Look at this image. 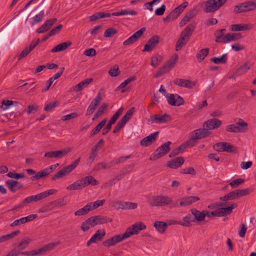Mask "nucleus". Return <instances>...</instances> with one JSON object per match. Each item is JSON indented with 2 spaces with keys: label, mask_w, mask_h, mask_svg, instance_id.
Here are the masks:
<instances>
[{
  "label": "nucleus",
  "mask_w": 256,
  "mask_h": 256,
  "mask_svg": "<svg viewBox=\"0 0 256 256\" xmlns=\"http://www.w3.org/2000/svg\"><path fill=\"white\" fill-rule=\"evenodd\" d=\"M148 202L152 206H168L170 208L178 206L174 202L172 198L162 194L152 196Z\"/></svg>",
  "instance_id": "1"
},
{
  "label": "nucleus",
  "mask_w": 256,
  "mask_h": 256,
  "mask_svg": "<svg viewBox=\"0 0 256 256\" xmlns=\"http://www.w3.org/2000/svg\"><path fill=\"white\" fill-rule=\"evenodd\" d=\"M90 184L96 186L98 184V182L92 176H88L76 180L66 188L70 190H80Z\"/></svg>",
  "instance_id": "2"
},
{
  "label": "nucleus",
  "mask_w": 256,
  "mask_h": 256,
  "mask_svg": "<svg viewBox=\"0 0 256 256\" xmlns=\"http://www.w3.org/2000/svg\"><path fill=\"white\" fill-rule=\"evenodd\" d=\"M178 54H174L170 60L158 70L155 74V78H158L172 69L178 62Z\"/></svg>",
  "instance_id": "3"
},
{
  "label": "nucleus",
  "mask_w": 256,
  "mask_h": 256,
  "mask_svg": "<svg viewBox=\"0 0 256 256\" xmlns=\"http://www.w3.org/2000/svg\"><path fill=\"white\" fill-rule=\"evenodd\" d=\"M80 160V158H78L72 164L64 167L63 168L61 169L60 171L54 174L52 178V180H56L58 179L68 175L78 166L79 164Z\"/></svg>",
  "instance_id": "4"
},
{
  "label": "nucleus",
  "mask_w": 256,
  "mask_h": 256,
  "mask_svg": "<svg viewBox=\"0 0 256 256\" xmlns=\"http://www.w3.org/2000/svg\"><path fill=\"white\" fill-rule=\"evenodd\" d=\"M227 0H208L204 3V10L206 12H212L218 10L222 6Z\"/></svg>",
  "instance_id": "5"
},
{
  "label": "nucleus",
  "mask_w": 256,
  "mask_h": 256,
  "mask_svg": "<svg viewBox=\"0 0 256 256\" xmlns=\"http://www.w3.org/2000/svg\"><path fill=\"white\" fill-rule=\"evenodd\" d=\"M172 142L170 141L165 142L164 144L157 148L152 154L150 156V160H155L167 154L170 150V145Z\"/></svg>",
  "instance_id": "6"
},
{
  "label": "nucleus",
  "mask_w": 256,
  "mask_h": 256,
  "mask_svg": "<svg viewBox=\"0 0 256 256\" xmlns=\"http://www.w3.org/2000/svg\"><path fill=\"white\" fill-rule=\"evenodd\" d=\"M146 225L142 222H138L132 224L124 233L126 238H130L132 235L137 234L140 231L145 230Z\"/></svg>",
  "instance_id": "7"
},
{
  "label": "nucleus",
  "mask_w": 256,
  "mask_h": 256,
  "mask_svg": "<svg viewBox=\"0 0 256 256\" xmlns=\"http://www.w3.org/2000/svg\"><path fill=\"white\" fill-rule=\"evenodd\" d=\"M31 242L32 240L28 238L22 239L18 244L17 248L12 250L6 256H18L20 254V252L26 248Z\"/></svg>",
  "instance_id": "8"
},
{
  "label": "nucleus",
  "mask_w": 256,
  "mask_h": 256,
  "mask_svg": "<svg viewBox=\"0 0 256 256\" xmlns=\"http://www.w3.org/2000/svg\"><path fill=\"white\" fill-rule=\"evenodd\" d=\"M213 148L218 152H226L230 153H234L236 152V148L230 143L220 142L214 144Z\"/></svg>",
  "instance_id": "9"
},
{
  "label": "nucleus",
  "mask_w": 256,
  "mask_h": 256,
  "mask_svg": "<svg viewBox=\"0 0 256 256\" xmlns=\"http://www.w3.org/2000/svg\"><path fill=\"white\" fill-rule=\"evenodd\" d=\"M104 92V90L102 88L100 90L96 97L93 100L88 106L86 110V115H90L94 112L99 103L102 100Z\"/></svg>",
  "instance_id": "10"
},
{
  "label": "nucleus",
  "mask_w": 256,
  "mask_h": 256,
  "mask_svg": "<svg viewBox=\"0 0 256 256\" xmlns=\"http://www.w3.org/2000/svg\"><path fill=\"white\" fill-rule=\"evenodd\" d=\"M256 8V1H248L240 4L235 6L234 11L240 13L252 10Z\"/></svg>",
  "instance_id": "11"
},
{
  "label": "nucleus",
  "mask_w": 256,
  "mask_h": 256,
  "mask_svg": "<svg viewBox=\"0 0 256 256\" xmlns=\"http://www.w3.org/2000/svg\"><path fill=\"white\" fill-rule=\"evenodd\" d=\"M58 164H52L40 171H39L38 172L36 175H34L30 178L31 180L32 181L38 180L40 178L48 176L50 173L54 170H55L58 166Z\"/></svg>",
  "instance_id": "12"
},
{
  "label": "nucleus",
  "mask_w": 256,
  "mask_h": 256,
  "mask_svg": "<svg viewBox=\"0 0 256 256\" xmlns=\"http://www.w3.org/2000/svg\"><path fill=\"white\" fill-rule=\"evenodd\" d=\"M72 148H68L62 150L48 152L45 153L44 157L60 158L66 156L68 153L70 152Z\"/></svg>",
  "instance_id": "13"
},
{
  "label": "nucleus",
  "mask_w": 256,
  "mask_h": 256,
  "mask_svg": "<svg viewBox=\"0 0 256 256\" xmlns=\"http://www.w3.org/2000/svg\"><path fill=\"white\" fill-rule=\"evenodd\" d=\"M166 98L168 104L172 106H180L184 104V98L178 94H170L169 96H166Z\"/></svg>",
  "instance_id": "14"
},
{
  "label": "nucleus",
  "mask_w": 256,
  "mask_h": 256,
  "mask_svg": "<svg viewBox=\"0 0 256 256\" xmlns=\"http://www.w3.org/2000/svg\"><path fill=\"white\" fill-rule=\"evenodd\" d=\"M126 239L124 234L116 235L110 238L104 240L102 242V246L106 247H110Z\"/></svg>",
  "instance_id": "15"
},
{
  "label": "nucleus",
  "mask_w": 256,
  "mask_h": 256,
  "mask_svg": "<svg viewBox=\"0 0 256 256\" xmlns=\"http://www.w3.org/2000/svg\"><path fill=\"white\" fill-rule=\"evenodd\" d=\"M173 82L176 85L189 89L194 88L196 85V82L182 78H175Z\"/></svg>",
  "instance_id": "16"
},
{
  "label": "nucleus",
  "mask_w": 256,
  "mask_h": 256,
  "mask_svg": "<svg viewBox=\"0 0 256 256\" xmlns=\"http://www.w3.org/2000/svg\"><path fill=\"white\" fill-rule=\"evenodd\" d=\"M146 28L143 27L140 30L134 32L128 38L123 42L124 46H130L134 44L142 36L143 33L146 31Z\"/></svg>",
  "instance_id": "17"
},
{
  "label": "nucleus",
  "mask_w": 256,
  "mask_h": 256,
  "mask_svg": "<svg viewBox=\"0 0 256 256\" xmlns=\"http://www.w3.org/2000/svg\"><path fill=\"white\" fill-rule=\"evenodd\" d=\"M160 41V37L155 35L150 38L145 45L143 52H151L156 46Z\"/></svg>",
  "instance_id": "18"
},
{
  "label": "nucleus",
  "mask_w": 256,
  "mask_h": 256,
  "mask_svg": "<svg viewBox=\"0 0 256 256\" xmlns=\"http://www.w3.org/2000/svg\"><path fill=\"white\" fill-rule=\"evenodd\" d=\"M222 124V121L216 118H213L206 121L204 124V127L208 131L219 128Z\"/></svg>",
  "instance_id": "19"
},
{
  "label": "nucleus",
  "mask_w": 256,
  "mask_h": 256,
  "mask_svg": "<svg viewBox=\"0 0 256 256\" xmlns=\"http://www.w3.org/2000/svg\"><path fill=\"white\" fill-rule=\"evenodd\" d=\"M158 134V132H156L150 134L148 136L144 138L140 142V145L143 146H150L152 142L156 140Z\"/></svg>",
  "instance_id": "20"
},
{
  "label": "nucleus",
  "mask_w": 256,
  "mask_h": 256,
  "mask_svg": "<svg viewBox=\"0 0 256 256\" xmlns=\"http://www.w3.org/2000/svg\"><path fill=\"white\" fill-rule=\"evenodd\" d=\"M152 122H156V124H163L171 120L170 116L165 114L163 115L154 114L150 116Z\"/></svg>",
  "instance_id": "21"
},
{
  "label": "nucleus",
  "mask_w": 256,
  "mask_h": 256,
  "mask_svg": "<svg viewBox=\"0 0 256 256\" xmlns=\"http://www.w3.org/2000/svg\"><path fill=\"white\" fill-rule=\"evenodd\" d=\"M196 26V23L194 22H193L188 25L182 32L180 36L189 40L195 29Z\"/></svg>",
  "instance_id": "22"
},
{
  "label": "nucleus",
  "mask_w": 256,
  "mask_h": 256,
  "mask_svg": "<svg viewBox=\"0 0 256 256\" xmlns=\"http://www.w3.org/2000/svg\"><path fill=\"white\" fill-rule=\"evenodd\" d=\"M210 134V132L208 131V130H206V128L196 130L192 132V134L196 140L205 138L208 136Z\"/></svg>",
  "instance_id": "23"
},
{
  "label": "nucleus",
  "mask_w": 256,
  "mask_h": 256,
  "mask_svg": "<svg viewBox=\"0 0 256 256\" xmlns=\"http://www.w3.org/2000/svg\"><path fill=\"white\" fill-rule=\"evenodd\" d=\"M56 21L57 19L56 18H53L46 20L44 23L36 30V32L39 34L45 32L49 30Z\"/></svg>",
  "instance_id": "24"
},
{
  "label": "nucleus",
  "mask_w": 256,
  "mask_h": 256,
  "mask_svg": "<svg viewBox=\"0 0 256 256\" xmlns=\"http://www.w3.org/2000/svg\"><path fill=\"white\" fill-rule=\"evenodd\" d=\"M237 206V204L233 202L229 206L218 208V217L224 216L230 214L232 212V210L236 208Z\"/></svg>",
  "instance_id": "25"
},
{
  "label": "nucleus",
  "mask_w": 256,
  "mask_h": 256,
  "mask_svg": "<svg viewBox=\"0 0 256 256\" xmlns=\"http://www.w3.org/2000/svg\"><path fill=\"white\" fill-rule=\"evenodd\" d=\"M237 132L243 133L248 130V124L242 118H238L234 124Z\"/></svg>",
  "instance_id": "26"
},
{
  "label": "nucleus",
  "mask_w": 256,
  "mask_h": 256,
  "mask_svg": "<svg viewBox=\"0 0 256 256\" xmlns=\"http://www.w3.org/2000/svg\"><path fill=\"white\" fill-rule=\"evenodd\" d=\"M184 160L182 157H178L169 161L167 164V166L171 168H178L184 162Z\"/></svg>",
  "instance_id": "27"
},
{
  "label": "nucleus",
  "mask_w": 256,
  "mask_h": 256,
  "mask_svg": "<svg viewBox=\"0 0 256 256\" xmlns=\"http://www.w3.org/2000/svg\"><path fill=\"white\" fill-rule=\"evenodd\" d=\"M96 225L95 219L92 216L90 217L84 222L80 226V228L84 232L88 230L90 228L94 227Z\"/></svg>",
  "instance_id": "28"
},
{
  "label": "nucleus",
  "mask_w": 256,
  "mask_h": 256,
  "mask_svg": "<svg viewBox=\"0 0 256 256\" xmlns=\"http://www.w3.org/2000/svg\"><path fill=\"white\" fill-rule=\"evenodd\" d=\"M226 32V30L225 28L218 30L215 32L214 36L216 38L215 42H216L222 44L226 43V42L225 41L226 34H224Z\"/></svg>",
  "instance_id": "29"
},
{
  "label": "nucleus",
  "mask_w": 256,
  "mask_h": 256,
  "mask_svg": "<svg viewBox=\"0 0 256 256\" xmlns=\"http://www.w3.org/2000/svg\"><path fill=\"white\" fill-rule=\"evenodd\" d=\"M199 200L200 198L196 196L184 197L182 198L180 205L182 206H188Z\"/></svg>",
  "instance_id": "30"
},
{
  "label": "nucleus",
  "mask_w": 256,
  "mask_h": 256,
  "mask_svg": "<svg viewBox=\"0 0 256 256\" xmlns=\"http://www.w3.org/2000/svg\"><path fill=\"white\" fill-rule=\"evenodd\" d=\"M6 184L8 188L12 192H14L22 188V184H18V182L16 180H8L6 181Z\"/></svg>",
  "instance_id": "31"
},
{
  "label": "nucleus",
  "mask_w": 256,
  "mask_h": 256,
  "mask_svg": "<svg viewBox=\"0 0 256 256\" xmlns=\"http://www.w3.org/2000/svg\"><path fill=\"white\" fill-rule=\"evenodd\" d=\"M138 14V12L137 11L130 9L122 10L120 12H114L112 14H110L111 16H121L124 15L136 16Z\"/></svg>",
  "instance_id": "32"
},
{
  "label": "nucleus",
  "mask_w": 256,
  "mask_h": 256,
  "mask_svg": "<svg viewBox=\"0 0 256 256\" xmlns=\"http://www.w3.org/2000/svg\"><path fill=\"white\" fill-rule=\"evenodd\" d=\"M192 215L194 218V220H196L198 222L202 221L206 218L205 210L200 212L196 209L192 208L191 210Z\"/></svg>",
  "instance_id": "33"
},
{
  "label": "nucleus",
  "mask_w": 256,
  "mask_h": 256,
  "mask_svg": "<svg viewBox=\"0 0 256 256\" xmlns=\"http://www.w3.org/2000/svg\"><path fill=\"white\" fill-rule=\"evenodd\" d=\"M72 44V42L70 41H67L61 43L56 46L54 47L52 50V52H56L62 50H64L70 47Z\"/></svg>",
  "instance_id": "34"
},
{
  "label": "nucleus",
  "mask_w": 256,
  "mask_h": 256,
  "mask_svg": "<svg viewBox=\"0 0 256 256\" xmlns=\"http://www.w3.org/2000/svg\"><path fill=\"white\" fill-rule=\"evenodd\" d=\"M92 81V78H86L75 86L74 90L76 92L80 91L84 88L87 87Z\"/></svg>",
  "instance_id": "35"
},
{
  "label": "nucleus",
  "mask_w": 256,
  "mask_h": 256,
  "mask_svg": "<svg viewBox=\"0 0 256 256\" xmlns=\"http://www.w3.org/2000/svg\"><path fill=\"white\" fill-rule=\"evenodd\" d=\"M239 195L238 190H235L225 194L224 196L220 198V200L222 201H227L228 200H233L239 198Z\"/></svg>",
  "instance_id": "36"
},
{
  "label": "nucleus",
  "mask_w": 256,
  "mask_h": 256,
  "mask_svg": "<svg viewBox=\"0 0 256 256\" xmlns=\"http://www.w3.org/2000/svg\"><path fill=\"white\" fill-rule=\"evenodd\" d=\"M154 226L160 234L164 233L167 229V224L164 222L156 221L154 223Z\"/></svg>",
  "instance_id": "37"
},
{
  "label": "nucleus",
  "mask_w": 256,
  "mask_h": 256,
  "mask_svg": "<svg viewBox=\"0 0 256 256\" xmlns=\"http://www.w3.org/2000/svg\"><path fill=\"white\" fill-rule=\"evenodd\" d=\"M188 2H184L176 8L171 12L174 14L176 18L180 15V14L184 11V10L188 6Z\"/></svg>",
  "instance_id": "38"
},
{
  "label": "nucleus",
  "mask_w": 256,
  "mask_h": 256,
  "mask_svg": "<svg viewBox=\"0 0 256 256\" xmlns=\"http://www.w3.org/2000/svg\"><path fill=\"white\" fill-rule=\"evenodd\" d=\"M252 64L250 62H246L240 66L235 72L236 76H240L245 74L250 69Z\"/></svg>",
  "instance_id": "39"
},
{
  "label": "nucleus",
  "mask_w": 256,
  "mask_h": 256,
  "mask_svg": "<svg viewBox=\"0 0 256 256\" xmlns=\"http://www.w3.org/2000/svg\"><path fill=\"white\" fill-rule=\"evenodd\" d=\"M93 218L95 219L96 225L102 224L112 222V219L106 216L98 215L93 216Z\"/></svg>",
  "instance_id": "40"
},
{
  "label": "nucleus",
  "mask_w": 256,
  "mask_h": 256,
  "mask_svg": "<svg viewBox=\"0 0 256 256\" xmlns=\"http://www.w3.org/2000/svg\"><path fill=\"white\" fill-rule=\"evenodd\" d=\"M226 43L232 41L238 40L242 38V34L240 33H228L225 38Z\"/></svg>",
  "instance_id": "41"
},
{
  "label": "nucleus",
  "mask_w": 256,
  "mask_h": 256,
  "mask_svg": "<svg viewBox=\"0 0 256 256\" xmlns=\"http://www.w3.org/2000/svg\"><path fill=\"white\" fill-rule=\"evenodd\" d=\"M105 235L106 231L104 230H98L96 231V232L91 237V238L95 242H96L97 241L102 240Z\"/></svg>",
  "instance_id": "42"
},
{
  "label": "nucleus",
  "mask_w": 256,
  "mask_h": 256,
  "mask_svg": "<svg viewBox=\"0 0 256 256\" xmlns=\"http://www.w3.org/2000/svg\"><path fill=\"white\" fill-rule=\"evenodd\" d=\"M111 16L110 14L104 12H98L94 14L90 17V21H94L99 18H109Z\"/></svg>",
  "instance_id": "43"
},
{
  "label": "nucleus",
  "mask_w": 256,
  "mask_h": 256,
  "mask_svg": "<svg viewBox=\"0 0 256 256\" xmlns=\"http://www.w3.org/2000/svg\"><path fill=\"white\" fill-rule=\"evenodd\" d=\"M107 121L106 118L104 119L100 123H99L91 132L90 134V137H94L96 134H98L100 130L105 126Z\"/></svg>",
  "instance_id": "44"
},
{
  "label": "nucleus",
  "mask_w": 256,
  "mask_h": 256,
  "mask_svg": "<svg viewBox=\"0 0 256 256\" xmlns=\"http://www.w3.org/2000/svg\"><path fill=\"white\" fill-rule=\"evenodd\" d=\"M20 233L19 230H16L10 234H8L5 235H3L0 236V243L6 242L9 240L14 238L16 236Z\"/></svg>",
  "instance_id": "45"
},
{
  "label": "nucleus",
  "mask_w": 256,
  "mask_h": 256,
  "mask_svg": "<svg viewBox=\"0 0 256 256\" xmlns=\"http://www.w3.org/2000/svg\"><path fill=\"white\" fill-rule=\"evenodd\" d=\"M209 52V49L205 48L202 49L196 54V58L198 62H202L204 60L205 58L208 55Z\"/></svg>",
  "instance_id": "46"
},
{
  "label": "nucleus",
  "mask_w": 256,
  "mask_h": 256,
  "mask_svg": "<svg viewBox=\"0 0 256 256\" xmlns=\"http://www.w3.org/2000/svg\"><path fill=\"white\" fill-rule=\"evenodd\" d=\"M184 222H180V225L184 226H190L191 222H194V218L193 215L188 214L183 218Z\"/></svg>",
  "instance_id": "47"
},
{
  "label": "nucleus",
  "mask_w": 256,
  "mask_h": 256,
  "mask_svg": "<svg viewBox=\"0 0 256 256\" xmlns=\"http://www.w3.org/2000/svg\"><path fill=\"white\" fill-rule=\"evenodd\" d=\"M228 60V55L226 54H222L220 58L214 57L210 59V60L216 64H226Z\"/></svg>",
  "instance_id": "48"
},
{
  "label": "nucleus",
  "mask_w": 256,
  "mask_h": 256,
  "mask_svg": "<svg viewBox=\"0 0 256 256\" xmlns=\"http://www.w3.org/2000/svg\"><path fill=\"white\" fill-rule=\"evenodd\" d=\"M188 41V40L180 36L176 44V50L177 52L180 50L187 44Z\"/></svg>",
  "instance_id": "49"
},
{
  "label": "nucleus",
  "mask_w": 256,
  "mask_h": 256,
  "mask_svg": "<svg viewBox=\"0 0 256 256\" xmlns=\"http://www.w3.org/2000/svg\"><path fill=\"white\" fill-rule=\"evenodd\" d=\"M105 200H98L94 202H91L88 204V207L90 208V210H95L98 207L102 206L105 203Z\"/></svg>",
  "instance_id": "50"
},
{
  "label": "nucleus",
  "mask_w": 256,
  "mask_h": 256,
  "mask_svg": "<svg viewBox=\"0 0 256 256\" xmlns=\"http://www.w3.org/2000/svg\"><path fill=\"white\" fill-rule=\"evenodd\" d=\"M44 10H42L40 12V13L38 14H36L32 18V22H31L32 25L34 26L37 23H38L42 22L44 17Z\"/></svg>",
  "instance_id": "51"
},
{
  "label": "nucleus",
  "mask_w": 256,
  "mask_h": 256,
  "mask_svg": "<svg viewBox=\"0 0 256 256\" xmlns=\"http://www.w3.org/2000/svg\"><path fill=\"white\" fill-rule=\"evenodd\" d=\"M124 111V108L121 107L110 118L108 124H110L111 125L114 124L116 120L118 119V117L122 114Z\"/></svg>",
  "instance_id": "52"
},
{
  "label": "nucleus",
  "mask_w": 256,
  "mask_h": 256,
  "mask_svg": "<svg viewBox=\"0 0 256 256\" xmlns=\"http://www.w3.org/2000/svg\"><path fill=\"white\" fill-rule=\"evenodd\" d=\"M90 208L88 204H86L84 208L76 211L74 213L76 216H84L90 212Z\"/></svg>",
  "instance_id": "53"
},
{
  "label": "nucleus",
  "mask_w": 256,
  "mask_h": 256,
  "mask_svg": "<svg viewBox=\"0 0 256 256\" xmlns=\"http://www.w3.org/2000/svg\"><path fill=\"white\" fill-rule=\"evenodd\" d=\"M198 12V10L196 7H194L186 13L184 17L189 22L196 15Z\"/></svg>",
  "instance_id": "54"
},
{
  "label": "nucleus",
  "mask_w": 256,
  "mask_h": 256,
  "mask_svg": "<svg viewBox=\"0 0 256 256\" xmlns=\"http://www.w3.org/2000/svg\"><path fill=\"white\" fill-rule=\"evenodd\" d=\"M135 110L136 108L134 107L130 108L122 118L127 122L133 115Z\"/></svg>",
  "instance_id": "55"
},
{
  "label": "nucleus",
  "mask_w": 256,
  "mask_h": 256,
  "mask_svg": "<svg viewBox=\"0 0 256 256\" xmlns=\"http://www.w3.org/2000/svg\"><path fill=\"white\" fill-rule=\"evenodd\" d=\"M184 146H183L181 144L178 148L173 150L170 154L169 156L170 158H172L175 156H177L180 152H182L184 150Z\"/></svg>",
  "instance_id": "56"
},
{
  "label": "nucleus",
  "mask_w": 256,
  "mask_h": 256,
  "mask_svg": "<svg viewBox=\"0 0 256 256\" xmlns=\"http://www.w3.org/2000/svg\"><path fill=\"white\" fill-rule=\"evenodd\" d=\"M196 140L195 139V138L192 135V137L185 143L182 144V146H184V148H186L188 147H192L194 146L196 144Z\"/></svg>",
  "instance_id": "57"
},
{
  "label": "nucleus",
  "mask_w": 256,
  "mask_h": 256,
  "mask_svg": "<svg viewBox=\"0 0 256 256\" xmlns=\"http://www.w3.org/2000/svg\"><path fill=\"white\" fill-rule=\"evenodd\" d=\"M237 190L240 198L242 197L243 196L248 195L253 191V190L252 188H247L246 189H238Z\"/></svg>",
  "instance_id": "58"
},
{
  "label": "nucleus",
  "mask_w": 256,
  "mask_h": 256,
  "mask_svg": "<svg viewBox=\"0 0 256 256\" xmlns=\"http://www.w3.org/2000/svg\"><path fill=\"white\" fill-rule=\"evenodd\" d=\"M126 202L117 200L113 202V206L117 210H125Z\"/></svg>",
  "instance_id": "59"
},
{
  "label": "nucleus",
  "mask_w": 256,
  "mask_h": 256,
  "mask_svg": "<svg viewBox=\"0 0 256 256\" xmlns=\"http://www.w3.org/2000/svg\"><path fill=\"white\" fill-rule=\"evenodd\" d=\"M60 244V241H58L54 242H50L47 244L44 245V246L45 248L46 252L50 251L54 249L55 247L58 246Z\"/></svg>",
  "instance_id": "60"
},
{
  "label": "nucleus",
  "mask_w": 256,
  "mask_h": 256,
  "mask_svg": "<svg viewBox=\"0 0 256 256\" xmlns=\"http://www.w3.org/2000/svg\"><path fill=\"white\" fill-rule=\"evenodd\" d=\"M102 169H108L107 164L105 162H100L94 165L93 170L98 172Z\"/></svg>",
  "instance_id": "61"
},
{
  "label": "nucleus",
  "mask_w": 256,
  "mask_h": 256,
  "mask_svg": "<svg viewBox=\"0 0 256 256\" xmlns=\"http://www.w3.org/2000/svg\"><path fill=\"white\" fill-rule=\"evenodd\" d=\"M136 78L134 76L130 77L124 81L122 82L120 84L118 87V89L122 90L125 88L128 84H129L132 82Z\"/></svg>",
  "instance_id": "62"
},
{
  "label": "nucleus",
  "mask_w": 256,
  "mask_h": 256,
  "mask_svg": "<svg viewBox=\"0 0 256 256\" xmlns=\"http://www.w3.org/2000/svg\"><path fill=\"white\" fill-rule=\"evenodd\" d=\"M117 33V30L116 29L110 28L106 30L104 33V36L106 38H110L114 36L115 34Z\"/></svg>",
  "instance_id": "63"
},
{
  "label": "nucleus",
  "mask_w": 256,
  "mask_h": 256,
  "mask_svg": "<svg viewBox=\"0 0 256 256\" xmlns=\"http://www.w3.org/2000/svg\"><path fill=\"white\" fill-rule=\"evenodd\" d=\"M78 116V114L76 112H72L70 114L62 116L61 120L63 121L68 120L72 119H74Z\"/></svg>",
  "instance_id": "64"
}]
</instances>
